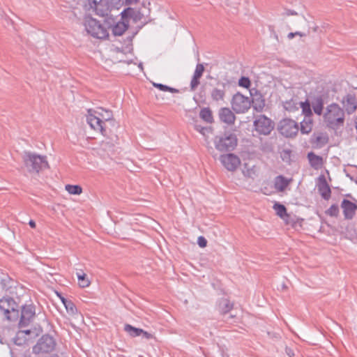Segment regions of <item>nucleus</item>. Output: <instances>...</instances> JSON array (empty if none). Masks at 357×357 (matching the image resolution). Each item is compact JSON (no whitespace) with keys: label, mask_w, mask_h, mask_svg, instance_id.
<instances>
[{"label":"nucleus","mask_w":357,"mask_h":357,"mask_svg":"<svg viewBox=\"0 0 357 357\" xmlns=\"http://www.w3.org/2000/svg\"><path fill=\"white\" fill-rule=\"evenodd\" d=\"M86 121L92 129L99 131L103 136L110 133L109 126L115 127L112 112L102 107L96 110L89 109Z\"/></svg>","instance_id":"obj_1"},{"label":"nucleus","mask_w":357,"mask_h":357,"mask_svg":"<svg viewBox=\"0 0 357 357\" xmlns=\"http://www.w3.org/2000/svg\"><path fill=\"white\" fill-rule=\"evenodd\" d=\"M324 118L327 126L334 129L343 125L344 112L337 104L332 103L326 107Z\"/></svg>","instance_id":"obj_2"},{"label":"nucleus","mask_w":357,"mask_h":357,"mask_svg":"<svg viewBox=\"0 0 357 357\" xmlns=\"http://www.w3.org/2000/svg\"><path fill=\"white\" fill-rule=\"evenodd\" d=\"M87 33L98 39H107L109 37L108 30L100 22L91 17H87L84 23Z\"/></svg>","instance_id":"obj_3"},{"label":"nucleus","mask_w":357,"mask_h":357,"mask_svg":"<svg viewBox=\"0 0 357 357\" xmlns=\"http://www.w3.org/2000/svg\"><path fill=\"white\" fill-rule=\"evenodd\" d=\"M23 160L29 172L38 173L40 170L49 167L45 156L26 152L23 156Z\"/></svg>","instance_id":"obj_4"},{"label":"nucleus","mask_w":357,"mask_h":357,"mask_svg":"<svg viewBox=\"0 0 357 357\" xmlns=\"http://www.w3.org/2000/svg\"><path fill=\"white\" fill-rule=\"evenodd\" d=\"M237 142L236 135L229 132H225L222 135L216 136L214 139L215 149L221 152L234 150Z\"/></svg>","instance_id":"obj_5"},{"label":"nucleus","mask_w":357,"mask_h":357,"mask_svg":"<svg viewBox=\"0 0 357 357\" xmlns=\"http://www.w3.org/2000/svg\"><path fill=\"white\" fill-rule=\"evenodd\" d=\"M17 304L10 297H3L0 299V310L3 312L6 319L9 321H16L19 317Z\"/></svg>","instance_id":"obj_6"},{"label":"nucleus","mask_w":357,"mask_h":357,"mask_svg":"<svg viewBox=\"0 0 357 357\" xmlns=\"http://www.w3.org/2000/svg\"><path fill=\"white\" fill-rule=\"evenodd\" d=\"M56 347V342L49 335H43L33 347L32 352L34 354H48L53 351Z\"/></svg>","instance_id":"obj_7"},{"label":"nucleus","mask_w":357,"mask_h":357,"mask_svg":"<svg viewBox=\"0 0 357 357\" xmlns=\"http://www.w3.org/2000/svg\"><path fill=\"white\" fill-rule=\"evenodd\" d=\"M278 130L285 137H294L298 132L299 127L294 120L285 119L280 122Z\"/></svg>","instance_id":"obj_8"},{"label":"nucleus","mask_w":357,"mask_h":357,"mask_svg":"<svg viewBox=\"0 0 357 357\" xmlns=\"http://www.w3.org/2000/svg\"><path fill=\"white\" fill-rule=\"evenodd\" d=\"M133 12V9L128 8L121 12V21L118 22L112 28V33L116 36H122L129 26L128 17Z\"/></svg>","instance_id":"obj_9"},{"label":"nucleus","mask_w":357,"mask_h":357,"mask_svg":"<svg viewBox=\"0 0 357 357\" xmlns=\"http://www.w3.org/2000/svg\"><path fill=\"white\" fill-rule=\"evenodd\" d=\"M250 105L251 102L249 98L239 93L233 96L231 107L236 113H245L250 109Z\"/></svg>","instance_id":"obj_10"},{"label":"nucleus","mask_w":357,"mask_h":357,"mask_svg":"<svg viewBox=\"0 0 357 357\" xmlns=\"http://www.w3.org/2000/svg\"><path fill=\"white\" fill-rule=\"evenodd\" d=\"M89 10H92L96 15L100 17H105L109 12V5L108 0H88Z\"/></svg>","instance_id":"obj_11"},{"label":"nucleus","mask_w":357,"mask_h":357,"mask_svg":"<svg viewBox=\"0 0 357 357\" xmlns=\"http://www.w3.org/2000/svg\"><path fill=\"white\" fill-rule=\"evenodd\" d=\"M254 126L257 132L264 135H269L273 129L271 120L264 115H260L255 119Z\"/></svg>","instance_id":"obj_12"},{"label":"nucleus","mask_w":357,"mask_h":357,"mask_svg":"<svg viewBox=\"0 0 357 357\" xmlns=\"http://www.w3.org/2000/svg\"><path fill=\"white\" fill-rule=\"evenodd\" d=\"M36 316V309L33 304L24 305L22 307L21 317L19 322L20 328L29 326Z\"/></svg>","instance_id":"obj_13"},{"label":"nucleus","mask_w":357,"mask_h":357,"mask_svg":"<svg viewBox=\"0 0 357 357\" xmlns=\"http://www.w3.org/2000/svg\"><path fill=\"white\" fill-rule=\"evenodd\" d=\"M220 160L223 166L230 172L235 171L241 164L239 158L233 153L222 155Z\"/></svg>","instance_id":"obj_14"},{"label":"nucleus","mask_w":357,"mask_h":357,"mask_svg":"<svg viewBox=\"0 0 357 357\" xmlns=\"http://www.w3.org/2000/svg\"><path fill=\"white\" fill-rule=\"evenodd\" d=\"M341 207L343 209V213L346 219L351 220L354 218L357 209L356 204L348 199H343Z\"/></svg>","instance_id":"obj_15"},{"label":"nucleus","mask_w":357,"mask_h":357,"mask_svg":"<svg viewBox=\"0 0 357 357\" xmlns=\"http://www.w3.org/2000/svg\"><path fill=\"white\" fill-rule=\"evenodd\" d=\"M342 103L348 114L354 113L357 109L356 99L355 96L351 94L346 95L343 98Z\"/></svg>","instance_id":"obj_16"},{"label":"nucleus","mask_w":357,"mask_h":357,"mask_svg":"<svg viewBox=\"0 0 357 357\" xmlns=\"http://www.w3.org/2000/svg\"><path fill=\"white\" fill-rule=\"evenodd\" d=\"M318 190L321 197L328 200L331 197V190L324 176H321L319 178Z\"/></svg>","instance_id":"obj_17"},{"label":"nucleus","mask_w":357,"mask_h":357,"mask_svg":"<svg viewBox=\"0 0 357 357\" xmlns=\"http://www.w3.org/2000/svg\"><path fill=\"white\" fill-rule=\"evenodd\" d=\"M220 119L229 125L233 124L236 117L232 111L227 107H222L219 111Z\"/></svg>","instance_id":"obj_18"},{"label":"nucleus","mask_w":357,"mask_h":357,"mask_svg":"<svg viewBox=\"0 0 357 357\" xmlns=\"http://www.w3.org/2000/svg\"><path fill=\"white\" fill-rule=\"evenodd\" d=\"M211 96L215 102L223 101L225 96V84H218L217 87L213 88L211 92Z\"/></svg>","instance_id":"obj_19"},{"label":"nucleus","mask_w":357,"mask_h":357,"mask_svg":"<svg viewBox=\"0 0 357 357\" xmlns=\"http://www.w3.org/2000/svg\"><path fill=\"white\" fill-rule=\"evenodd\" d=\"M291 182L292 178H287L280 175L275 178L274 186L278 192H284Z\"/></svg>","instance_id":"obj_20"},{"label":"nucleus","mask_w":357,"mask_h":357,"mask_svg":"<svg viewBox=\"0 0 357 357\" xmlns=\"http://www.w3.org/2000/svg\"><path fill=\"white\" fill-rule=\"evenodd\" d=\"M307 159L310 166L314 169H320L324 166V162L323 158L316 155L313 152L307 153Z\"/></svg>","instance_id":"obj_21"},{"label":"nucleus","mask_w":357,"mask_h":357,"mask_svg":"<svg viewBox=\"0 0 357 357\" xmlns=\"http://www.w3.org/2000/svg\"><path fill=\"white\" fill-rule=\"evenodd\" d=\"M328 142V137L325 133H314L311 138V143L317 148H321Z\"/></svg>","instance_id":"obj_22"},{"label":"nucleus","mask_w":357,"mask_h":357,"mask_svg":"<svg viewBox=\"0 0 357 357\" xmlns=\"http://www.w3.org/2000/svg\"><path fill=\"white\" fill-rule=\"evenodd\" d=\"M313 127V121L311 116H305L303 120L301 122V132L302 134H309Z\"/></svg>","instance_id":"obj_23"},{"label":"nucleus","mask_w":357,"mask_h":357,"mask_svg":"<svg viewBox=\"0 0 357 357\" xmlns=\"http://www.w3.org/2000/svg\"><path fill=\"white\" fill-rule=\"evenodd\" d=\"M124 331L132 337L140 336L143 333V329L135 328L128 324H125Z\"/></svg>","instance_id":"obj_24"},{"label":"nucleus","mask_w":357,"mask_h":357,"mask_svg":"<svg viewBox=\"0 0 357 357\" xmlns=\"http://www.w3.org/2000/svg\"><path fill=\"white\" fill-rule=\"evenodd\" d=\"M219 308L222 313L226 314L233 308V304L226 298L220 301Z\"/></svg>","instance_id":"obj_25"},{"label":"nucleus","mask_w":357,"mask_h":357,"mask_svg":"<svg viewBox=\"0 0 357 357\" xmlns=\"http://www.w3.org/2000/svg\"><path fill=\"white\" fill-rule=\"evenodd\" d=\"M199 116L202 119L207 123H211L213 121L212 112L209 108H203L201 109Z\"/></svg>","instance_id":"obj_26"},{"label":"nucleus","mask_w":357,"mask_h":357,"mask_svg":"<svg viewBox=\"0 0 357 357\" xmlns=\"http://www.w3.org/2000/svg\"><path fill=\"white\" fill-rule=\"evenodd\" d=\"M77 275L78 278V283L80 287L85 288L90 285V281L86 278V275L85 273H77Z\"/></svg>","instance_id":"obj_27"},{"label":"nucleus","mask_w":357,"mask_h":357,"mask_svg":"<svg viewBox=\"0 0 357 357\" xmlns=\"http://www.w3.org/2000/svg\"><path fill=\"white\" fill-rule=\"evenodd\" d=\"M243 173L245 176L254 178L257 176V169L255 166L249 167L245 164Z\"/></svg>","instance_id":"obj_28"},{"label":"nucleus","mask_w":357,"mask_h":357,"mask_svg":"<svg viewBox=\"0 0 357 357\" xmlns=\"http://www.w3.org/2000/svg\"><path fill=\"white\" fill-rule=\"evenodd\" d=\"M273 208L275 209L276 214L280 218H283L284 216L287 215V209L284 205L277 203L274 204Z\"/></svg>","instance_id":"obj_29"},{"label":"nucleus","mask_w":357,"mask_h":357,"mask_svg":"<svg viewBox=\"0 0 357 357\" xmlns=\"http://www.w3.org/2000/svg\"><path fill=\"white\" fill-rule=\"evenodd\" d=\"M313 109L314 113L318 115H321L322 114L323 108H324V102L321 98H317L315 102L313 104Z\"/></svg>","instance_id":"obj_30"},{"label":"nucleus","mask_w":357,"mask_h":357,"mask_svg":"<svg viewBox=\"0 0 357 357\" xmlns=\"http://www.w3.org/2000/svg\"><path fill=\"white\" fill-rule=\"evenodd\" d=\"M66 190L70 195H80L82 192V188L79 185H66Z\"/></svg>","instance_id":"obj_31"},{"label":"nucleus","mask_w":357,"mask_h":357,"mask_svg":"<svg viewBox=\"0 0 357 357\" xmlns=\"http://www.w3.org/2000/svg\"><path fill=\"white\" fill-rule=\"evenodd\" d=\"M265 107V101L261 98L253 100V107L258 112H261Z\"/></svg>","instance_id":"obj_32"},{"label":"nucleus","mask_w":357,"mask_h":357,"mask_svg":"<svg viewBox=\"0 0 357 357\" xmlns=\"http://www.w3.org/2000/svg\"><path fill=\"white\" fill-rule=\"evenodd\" d=\"M301 107L302 108V112L305 114V116H311L312 117V110L310 102L306 100L305 102H301Z\"/></svg>","instance_id":"obj_33"},{"label":"nucleus","mask_w":357,"mask_h":357,"mask_svg":"<svg viewBox=\"0 0 357 357\" xmlns=\"http://www.w3.org/2000/svg\"><path fill=\"white\" fill-rule=\"evenodd\" d=\"M153 84L155 88L160 89V91H169L171 93H178V89L169 87L168 86H166V85H164L162 84L153 83Z\"/></svg>","instance_id":"obj_34"},{"label":"nucleus","mask_w":357,"mask_h":357,"mask_svg":"<svg viewBox=\"0 0 357 357\" xmlns=\"http://www.w3.org/2000/svg\"><path fill=\"white\" fill-rule=\"evenodd\" d=\"M64 306H65L67 312L70 314H75L77 312L76 306L70 300H69V301H66Z\"/></svg>","instance_id":"obj_35"},{"label":"nucleus","mask_w":357,"mask_h":357,"mask_svg":"<svg viewBox=\"0 0 357 357\" xmlns=\"http://www.w3.org/2000/svg\"><path fill=\"white\" fill-rule=\"evenodd\" d=\"M30 334L29 330L20 331L17 333L16 337L15 338V344L21 345L23 342L20 340L22 337H24L25 335Z\"/></svg>","instance_id":"obj_36"},{"label":"nucleus","mask_w":357,"mask_h":357,"mask_svg":"<svg viewBox=\"0 0 357 357\" xmlns=\"http://www.w3.org/2000/svg\"><path fill=\"white\" fill-rule=\"evenodd\" d=\"M326 213L331 217H337L339 214V207L336 204H333L326 211Z\"/></svg>","instance_id":"obj_37"},{"label":"nucleus","mask_w":357,"mask_h":357,"mask_svg":"<svg viewBox=\"0 0 357 357\" xmlns=\"http://www.w3.org/2000/svg\"><path fill=\"white\" fill-rule=\"evenodd\" d=\"M204 67L203 64L198 63L196 66V68L194 72L193 76L199 77L200 79L204 73Z\"/></svg>","instance_id":"obj_38"},{"label":"nucleus","mask_w":357,"mask_h":357,"mask_svg":"<svg viewBox=\"0 0 357 357\" xmlns=\"http://www.w3.org/2000/svg\"><path fill=\"white\" fill-rule=\"evenodd\" d=\"M250 84L251 83H250V80L249 79V78L245 77H242L238 81L239 86H243L246 89H248L250 87Z\"/></svg>","instance_id":"obj_39"},{"label":"nucleus","mask_w":357,"mask_h":357,"mask_svg":"<svg viewBox=\"0 0 357 357\" xmlns=\"http://www.w3.org/2000/svg\"><path fill=\"white\" fill-rule=\"evenodd\" d=\"M199 79H200L199 77L192 76V78L190 82V89L192 91H195L197 88L200 83Z\"/></svg>","instance_id":"obj_40"},{"label":"nucleus","mask_w":357,"mask_h":357,"mask_svg":"<svg viewBox=\"0 0 357 357\" xmlns=\"http://www.w3.org/2000/svg\"><path fill=\"white\" fill-rule=\"evenodd\" d=\"M197 243L201 248H205L207 245V241L204 236H199L197 239Z\"/></svg>","instance_id":"obj_41"},{"label":"nucleus","mask_w":357,"mask_h":357,"mask_svg":"<svg viewBox=\"0 0 357 357\" xmlns=\"http://www.w3.org/2000/svg\"><path fill=\"white\" fill-rule=\"evenodd\" d=\"M142 335L146 340L153 338V335H152L151 333H149L147 331H145L144 330H143V333H142Z\"/></svg>","instance_id":"obj_42"},{"label":"nucleus","mask_w":357,"mask_h":357,"mask_svg":"<svg viewBox=\"0 0 357 357\" xmlns=\"http://www.w3.org/2000/svg\"><path fill=\"white\" fill-rule=\"evenodd\" d=\"M285 351H286V354L289 356V357H292L294 356V351L289 348V347H286L285 349Z\"/></svg>","instance_id":"obj_43"},{"label":"nucleus","mask_w":357,"mask_h":357,"mask_svg":"<svg viewBox=\"0 0 357 357\" xmlns=\"http://www.w3.org/2000/svg\"><path fill=\"white\" fill-rule=\"evenodd\" d=\"M286 15H296L297 13L296 11H294V10H288L286 12Z\"/></svg>","instance_id":"obj_44"},{"label":"nucleus","mask_w":357,"mask_h":357,"mask_svg":"<svg viewBox=\"0 0 357 357\" xmlns=\"http://www.w3.org/2000/svg\"><path fill=\"white\" fill-rule=\"evenodd\" d=\"M138 0H126V3L127 5H131L134 3H137Z\"/></svg>","instance_id":"obj_45"},{"label":"nucleus","mask_w":357,"mask_h":357,"mask_svg":"<svg viewBox=\"0 0 357 357\" xmlns=\"http://www.w3.org/2000/svg\"><path fill=\"white\" fill-rule=\"evenodd\" d=\"M294 34H295V36H299L301 37H303V36H307L306 33H303V32H300V31L294 32Z\"/></svg>","instance_id":"obj_46"},{"label":"nucleus","mask_w":357,"mask_h":357,"mask_svg":"<svg viewBox=\"0 0 357 357\" xmlns=\"http://www.w3.org/2000/svg\"><path fill=\"white\" fill-rule=\"evenodd\" d=\"M58 296H59L61 301H62L63 304L65 305L66 301H69V300L65 298L63 296L58 294Z\"/></svg>","instance_id":"obj_47"},{"label":"nucleus","mask_w":357,"mask_h":357,"mask_svg":"<svg viewBox=\"0 0 357 357\" xmlns=\"http://www.w3.org/2000/svg\"><path fill=\"white\" fill-rule=\"evenodd\" d=\"M196 130H198L199 132H200L201 133L204 134V130H205V128H203V127H200V126H196Z\"/></svg>","instance_id":"obj_48"},{"label":"nucleus","mask_w":357,"mask_h":357,"mask_svg":"<svg viewBox=\"0 0 357 357\" xmlns=\"http://www.w3.org/2000/svg\"><path fill=\"white\" fill-rule=\"evenodd\" d=\"M29 226H30L31 228H35V227H36V222H35L33 220H31L29 221Z\"/></svg>","instance_id":"obj_49"},{"label":"nucleus","mask_w":357,"mask_h":357,"mask_svg":"<svg viewBox=\"0 0 357 357\" xmlns=\"http://www.w3.org/2000/svg\"><path fill=\"white\" fill-rule=\"evenodd\" d=\"M294 36H295L294 33L291 32V33H289L288 34L287 38H288L289 40H291V39L294 38Z\"/></svg>","instance_id":"obj_50"}]
</instances>
